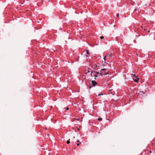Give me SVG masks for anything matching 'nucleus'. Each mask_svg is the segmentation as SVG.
Segmentation results:
<instances>
[{
	"label": "nucleus",
	"mask_w": 155,
	"mask_h": 155,
	"mask_svg": "<svg viewBox=\"0 0 155 155\" xmlns=\"http://www.w3.org/2000/svg\"><path fill=\"white\" fill-rule=\"evenodd\" d=\"M109 71L104 68L101 69L100 71V74H101V76H102L103 75H107L108 74Z\"/></svg>",
	"instance_id": "f257e3e1"
},
{
	"label": "nucleus",
	"mask_w": 155,
	"mask_h": 155,
	"mask_svg": "<svg viewBox=\"0 0 155 155\" xmlns=\"http://www.w3.org/2000/svg\"><path fill=\"white\" fill-rule=\"evenodd\" d=\"M133 79L134 81L135 82H138L139 80V78H137V77H134Z\"/></svg>",
	"instance_id": "f03ea898"
},
{
	"label": "nucleus",
	"mask_w": 155,
	"mask_h": 155,
	"mask_svg": "<svg viewBox=\"0 0 155 155\" xmlns=\"http://www.w3.org/2000/svg\"><path fill=\"white\" fill-rule=\"evenodd\" d=\"M92 85L94 86H95L96 84H97V83L94 81H92Z\"/></svg>",
	"instance_id": "7ed1b4c3"
},
{
	"label": "nucleus",
	"mask_w": 155,
	"mask_h": 155,
	"mask_svg": "<svg viewBox=\"0 0 155 155\" xmlns=\"http://www.w3.org/2000/svg\"><path fill=\"white\" fill-rule=\"evenodd\" d=\"M111 53L110 54H107L106 56H107V57H109L110 56H111Z\"/></svg>",
	"instance_id": "20e7f679"
},
{
	"label": "nucleus",
	"mask_w": 155,
	"mask_h": 155,
	"mask_svg": "<svg viewBox=\"0 0 155 155\" xmlns=\"http://www.w3.org/2000/svg\"><path fill=\"white\" fill-rule=\"evenodd\" d=\"M94 76L95 77L94 79L95 80H96V78L98 77V75L97 74H95L94 75Z\"/></svg>",
	"instance_id": "39448f33"
},
{
	"label": "nucleus",
	"mask_w": 155,
	"mask_h": 155,
	"mask_svg": "<svg viewBox=\"0 0 155 155\" xmlns=\"http://www.w3.org/2000/svg\"><path fill=\"white\" fill-rule=\"evenodd\" d=\"M106 57H107V56H104V63H106L105 61H106Z\"/></svg>",
	"instance_id": "423d86ee"
},
{
	"label": "nucleus",
	"mask_w": 155,
	"mask_h": 155,
	"mask_svg": "<svg viewBox=\"0 0 155 155\" xmlns=\"http://www.w3.org/2000/svg\"><path fill=\"white\" fill-rule=\"evenodd\" d=\"M70 143V140L69 139L67 141V144H69Z\"/></svg>",
	"instance_id": "0eeeda50"
},
{
	"label": "nucleus",
	"mask_w": 155,
	"mask_h": 155,
	"mask_svg": "<svg viewBox=\"0 0 155 155\" xmlns=\"http://www.w3.org/2000/svg\"><path fill=\"white\" fill-rule=\"evenodd\" d=\"M95 73H96V74L98 75V74H100V72L96 71V72H95Z\"/></svg>",
	"instance_id": "6e6552de"
},
{
	"label": "nucleus",
	"mask_w": 155,
	"mask_h": 155,
	"mask_svg": "<svg viewBox=\"0 0 155 155\" xmlns=\"http://www.w3.org/2000/svg\"><path fill=\"white\" fill-rule=\"evenodd\" d=\"M86 51V53L87 54H89V51H88L87 50Z\"/></svg>",
	"instance_id": "1a4fd4ad"
},
{
	"label": "nucleus",
	"mask_w": 155,
	"mask_h": 155,
	"mask_svg": "<svg viewBox=\"0 0 155 155\" xmlns=\"http://www.w3.org/2000/svg\"><path fill=\"white\" fill-rule=\"evenodd\" d=\"M98 120H99V121H101L102 120V118H99L98 119Z\"/></svg>",
	"instance_id": "9d476101"
},
{
	"label": "nucleus",
	"mask_w": 155,
	"mask_h": 155,
	"mask_svg": "<svg viewBox=\"0 0 155 155\" xmlns=\"http://www.w3.org/2000/svg\"><path fill=\"white\" fill-rule=\"evenodd\" d=\"M104 38L103 36H101V37H100V38L101 39H102Z\"/></svg>",
	"instance_id": "9b49d317"
},
{
	"label": "nucleus",
	"mask_w": 155,
	"mask_h": 155,
	"mask_svg": "<svg viewBox=\"0 0 155 155\" xmlns=\"http://www.w3.org/2000/svg\"><path fill=\"white\" fill-rule=\"evenodd\" d=\"M132 75L134 77H136L135 74H132Z\"/></svg>",
	"instance_id": "f8f14e48"
},
{
	"label": "nucleus",
	"mask_w": 155,
	"mask_h": 155,
	"mask_svg": "<svg viewBox=\"0 0 155 155\" xmlns=\"http://www.w3.org/2000/svg\"><path fill=\"white\" fill-rule=\"evenodd\" d=\"M103 95V94H99L98 95V96H99V95Z\"/></svg>",
	"instance_id": "ddd939ff"
},
{
	"label": "nucleus",
	"mask_w": 155,
	"mask_h": 155,
	"mask_svg": "<svg viewBox=\"0 0 155 155\" xmlns=\"http://www.w3.org/2000/svg\"><path fill=\"white\" fill-rule=\"evenodd\" d=\"M91 87L92 86H90L89 87V88L90 89H91Z\"/></svg>",
	"instance_id": "4468645a"
},
{
	"label": "nucleus",
	"mask_w": 155,
	"mask_h": 155,
	"mask_svg": "<svg viewBox=\"0 0 155 155\" xmlns=\"http://www.w3.org/2000/svg\"><path fill=\"white\" fill-rule=\"evenodd\" d=\"M80 145V143H78L77 144V146H79Z\"/></svg>",
	"instance_id": "2eb2a0df"
},
{
	"label": "nucleus",
	"mask_w": 155,
	"mask_h": 155,
	"mask_svg": "<svg viewBox=\"0 0 155 155\" xmlns=\"http://www.w3.org/2000/svg\"><path fill=\"white\" fill-rule=\"evenodd\" d=\"M91 76H92V72H91Z\"/></svg>",
	"instance_id": "dca6fc26"
},
{
	"label": "nucleus",
	"mask_w": 155,
	"mask_h": 155,
	"mask_svg": "<svg viewBox=\"0 0 155 155\" xmlns=\"http://www.w3.org/2000/svg\"><path fill=\"white\" fill-rule=\"evenodd\" d=\"M66 109H67V110H68L69 108L68 107H67V108H66Z\"/></svg>",
	"instance_id": "f3484780"
},
{
	"label": "nucleus",
	"mask_w": 155,
	"mask_h": 155,
	"mask_svg": "<svg viewBox=\"0 0 155 155\" xmlns=\"http://www.w3.org/2000/svg\"><path fill=\"white\" fill-rule=\"evenodd\" d=\"M117 17H119V14H118L117 15Z\"/></svg>",
	"instance_id": "a211bd4d"
},
{
	"label": "nucleus",
	"mask_w": 155,
	"mask_h": 155,
	"mask_svg": "<svg viewBox=\"0 0 155 155\" xmlns=\"http://www.w3.org/2000/svg\"><path fill=\"white\" fill-rule=\"evenodd\" d=\"M77 142H79V140H78L77 141Z\"/></svg>",
	"instance_id": "6ab92c4d"
},
{
	"label": "nucleus",
	"mask_w": 155,
	"mask_h": 155,
	"mask_svg": "<svg viewBox=\"0 0 155 155\" xmlns=\"http://www.w3.org/2000/svg\"><path fill=\"white\" fill-rule=\"evenodd\" d=\"M89 72H90V71H88V72H87V73H89Z\"/></svg>",
	"instance_id": "aec40b11"
},
{
	"label": "nucleus",
	"mask_w": 155,
	"mask_h": 155,
	"mask_svg": "<svg viewBox=\"0 0 155 155\" xmlns=\"http://www.w3.org/2000/svg\"><path fill=\"white\" fill-rule=\"evenodd\" d=\"M103 66H104V65L103 64Z\"/></svg>",
	"instance_id": "412c9836"
},
{
	"label": "nucleus",
	"mask_w": 155,
	"mask_h": 155,
	"mask_svg": "<svg viewBox=\"0 0 155 155\" xmlns=\"http://www.w3.org/2000/svg\"><path fill=\"white\" fill-rule=\"evenodd\" d=\"M115 25H114V27H115Z\"/></svg>",
	"instance_id": "4be33fe9"
}]
</instances>
